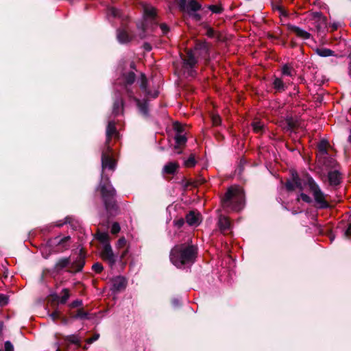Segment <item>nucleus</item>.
Instances as JSON below:
<instances>
[{
	"label": "nucleus",
	"instance_id": "obj_7",
	"mask_svg": "<svg viewBox=\"0 0 351 351\" xmlns=\"http://www.w3.org/2000/svg\"><path fill=\"white\" fill-rule=\"evenodd\" d=\"M112 152L113 149L108 151L106 146H104V149L102 151L101 154V167H102V172L104 176V170L106 168H108L109 170L114 171L116 168V160L112 157Z\"/></svg>",
	"mask_w": 351,
	"mask_h": 351
},
{
	"label": "nucleus",
	"instance_id": "obj_52",
	"mask_svg": "<svg viewBox=\"0 0 351 351\" xmlns=\"http://www.w3.org/2000/svg\"><path fill=\"white\" fill-rule=\"evenodd\" d=\"M49 300L53 303L55 302H60V297L56 293H51L49 296Z\"/></svg>",
	"mask_w": 351,
	"mask_h": 351
},
{
	"label": "nucleus",
	"instance_id": "obj_53",
	"mask_svg": "<svg viewBox=\"0 0 351 351\" xmlns=\"http://www.w3.org/2000/svg\"><path fill=\"white\" fill-rule=\"evenodd\" d=\"M281 0H275L274 1H272V8L274 10H282V6L281 5Z\"/></svg>",
	"mask_w": 351,
	"mask_h": 351
},
{
	"label": "nucleus",
	"instance_id": "obj_12",
	"mask_svg": "<svg viewBox=\"0 0 351 351\" xmlns=\"http://www.w3.org/2000/svg\"><path fill=\"white\" fill-rule=\"evenodd\" d=\"M342 173L338 169L330 170L328 173V180L330 186H339L342 182Z\"/></svg>",
	"mask_w": 351,
	"mask_h": 351
},
{
	"label": "nucleus",
	"instance_id": "obj_10",
	"mask_svg": "<svg viewBox=\"0 0 351 351\" xmlns=\"http://www.w3.org/2000/svg\"><path fill=\"white\" fill-rule=\"evenodd\" d=\"M106 139L104 146H106V149L108 151H110L112 150V147L110 145V143L112 140V136L119 135V132L116 128V123L114 121H110L108 122L106 127Z\"/></svg>",
	"mask_w": 351,
	"mask_h": 351
},
{
	"label": "nucleus",
	"instance_id": "obj_6",
	"mask_svg": "<svg viewBox=\"0 0 351 351\" xmlns=\"http://www.w3.org/2000/svg\"><path fill=\"white\" fill-rule=\"evenodd\" d=\"M290 175L291 179L287 180L285 183V186L287 191L289 192L293 191L295 188H298L301 191H303L304 186L297 171L291 169L290 171Z\"/></svg>",
	"mask_w": 351,
	"mask_h": 351
},
{
	"label": "nucleus",
	"instance_id": "obj_28",
	"mask_svg": "<svg viewBox=\"0 0 351 351\" xmlns=\"http://www.w3.org/2000/svg\"><path fill=\"white\" fill-rule=\"evenodd\" d=\"M144 16L145 17V21L147 23V19L154 21L156 17V10L154 8H145Z\"/></svg>",
	"mask_w": 351,
	"mask_h": 351
},
{
	"label": "nucleus",
	"instance_id": "obj_45",
	"mask_svg": "<svg viewBox=\"0 0 351 351\" xmlns=\"http://www.w3.org/2000/svg\"><path fill=\"white\" fill-rule=\"evenodd\" d=\"M204 28L206 29V35L209 38H214L215 36V31L213 28L210 27L207 24H202Z\"/></svg>",
	"mask_w": 351,
	"mask_h": 351
},
{
	"label": "nucleus",
	"instance_id": "obj_56",
	"mask_svg": "<svg viewBox=\"0 0 351 351\" xmlns=\"http://www.w3.org/2000/svg\"><path fill=\"white\" fill-rule=\"evenodd\" d=\"M61 313L59 311L55 310L53 312H52L49 316L52 319L53 321H56L57 319L60 318Z\"/></svg>",
	"mask_w": 351,
	"mask_h": 351
},
{
	"label": "nucleus",
	"instance_id": "obj_22",
	"mask_svg": "<svg viewBox=\"0 0 351 351\" xmlns=\"http://www.w3.org/2000/svg\"><path fill=\"white\" fill-rule=\"evenodd\" d=\"M69 316L75 319H89L88 312L85 311L83 308H78L77 311H70Z\"/></svg>",
	"mask_w": 351,
	"mask_h": 351
},
{
	"label": "nucleus",
	"instance_id": "obj_15",
	"mask_svg": "<svg viewBox=\"0 0 351 351\" xmlns=\"http://www.w3.org/2000/svg\"><path fill=\"white\" fill-rule=\"evenodd\" d=\"M113 291L120 292L124 290L127 286V280L121 276H116L112 279Z\"/></svg>",
	"mask_w": 351,
	"mask_h": 351
},
{
	"label": "nucleus",
	"instance_id": "obj_61",
	"mask_svg": "<svg viewBox=\"0 0 351 351\" xmlns=\"http://www.w3.org/2000/svg\"><path fill=\"white\" fill-rule=\"evenodd\" d=\"M160 27L162 32L163 35H166L170 30L169 26L166 23L160 24Z\"/></svg>",
	"mask_w": 351,
	"mask_h": 351
},
{
	"label": "nucleus",
	"instance_id": "obj_54",
	"mask_svg": "<svg viewBox=\"0 0 351 351\" xmlns=\"http://www.w3.org/2000/svg\"><path fill=\"white\" fill-rule=\"evenodd\" d=\"M126 243V239H125V237H122L119 238V240L117 241V245L118 248H123L125 246Z\"/></svg>",
	"mask_w": 351,
	"mask_h": 351
},
{
	"label": "nucleus",
	"instance_id": "obj_8",
	"mask_svg": "<svg viewBox=\"0 0 351 351\" xmlns=\"http://www.w3.org/2000/svg\"><path fill=\"white\" fill-rule=\"evenodd\" d=\"M179 10L182 12H186L188 14L197 12L202 9V5L196 0H178Z\"/></svg>",
	"mask_w": 351,
	"mask_h": 351
},
{
	"label": "nucleus",
	"instance_id": "obj_27",
	"mask_svg": "<svg viewBox=\"0 0 351 351\" xmlns=\"http://www.w3.org/2000/svg\"><path fill=\"white\" fill-rule=\"evenodd\" d=\"M273 87L276 90V92L278 93L284 92L287 88L283 81L278 77H275L273 82Z\"/></svg>",
	"mask_w": 351,
	"mask_h": 351
},
{
	"label": "nucleus",
	"instance_id": "obj_2",
	"mask_svg": "<svg viewBox=\"0 0 351 351\" xmlns=\"http://www.w3.org/2000/svg\"><path fill=\"white\" fill-rule=\"evenodd\" d=\"M198 248L195 245L181 243L176 245L170 252V261L177 267L182 268L193 264L197 257Z\"/></svg>",
	"mask_w": 351,
	"mask_h": 351
},
{
	"label": "nucleus",
	"instance_id": "obj_42",
	"mask_svg": "<svg viewBox=\"0 0 351 351\" xmlns=\"http://www.w3.org/2000/svg\"><path fill=\"white\" fill-rule=\"evenodd\" d=\"M137 28L142 31V33L140 34L139 36L141 39L145 37V32L148 28V25L146 22H142L137 25Z\"/></svg>",
	"mask_w": 351,
	"mask_h": 351
},
{
	"label": "nucleus",
	"instance_id": "obj_20",
	"mask_svg": "<svg viewBox=\"0 0 351 351\" xmlns=\"http://www.w3.org/2000/svg\"><path fill=\"white\" fill-rule=\"evenodd\" d=\"M71 257H62L60 258L54 265V270L57 272L70 267Z\"/></svg>",
	"mask_w": 351,
	"mask_h": 351
},
{
	"label": "nucleus",
	"instance_id": "obj_11",
	"mask_svg": "<svg viewBox=\"0 0 351 351\" xmlns=\"http://www.w3.org/2000/svg\"><path fill=\"white\" fill-rule=\"evenodd\" d=\"M101 256L103 260L108 261L110 266H113L116 263L115 256L110 243H106V245H104L101 252Z\"/></svg>",
	"mask_w": 351,
	"mask_h": 351
},
{
	"label": "nucleus",
	"instance_id": "obj_30",
	"mask_svg": "<svg viewBox=\"0 0 351 351\" xmlns=\"http://www.w3.org/2000/svg\"><path fill=\"white\" fill-rule=\"evenodd\" d=\"M324 165L329 169H337L340 167V164L334 158L328 157L325 158Z\"/></svg>",
	"mask_w": 351,
	"mask_h": 351
},
{
	"label": "nucleus",
	"instance_id": "obj_26",
	"mask_svg": "<svg viewBox=\"0 0 351 351\" xmlns=\"http://www.w3.org/2000/svg\"><path fill=\"white\" fill-rule=\"evenodd\" d=\"M174 139L176 141V145L174 146L175 149L185 145L187 142V138L184 134H176Z\"/></svg>",
	"mask_w": 351,
	"mask_h": 351
},
{
	"label": "nucleus",
	"instance_id": "obj_31",
	"mask_svg": "<svg viewBox=\"0 0 351 351\" xmlns=\"http://www.w3.org/2000/svg\"><path fill=\"white\" fill-rule=\"evenodd\" d=\"M315 53L321 57L334 56L335 51L328 48H317Z\"/></svg>",
	"mask_w": 351,
	"mask_h": 351
},
{
	"label": "nucleus",
	"instance_id": "obj_21",
	"mask_svg": "<svg viewBox=\"0 0 351 351\" xmlns=\"http://www.w3.org/2000/svg\"><path fill=\"white\" fill-rule=\"evenodd\" d=\"M134 101L136 102V104L140 111V112L145 117H147L149 114L148 110V99H144L143 101H141L137 97H134Z\"/></svg>",
	"mask_w": 351,
	"mask_h": 351
},
{
	"label": "nucleus",
	"instance_id": "obj_19",
	"mask_svg": "<svg viewBox=\"0 0 351 351\" xmlns=\"http://www.w3.org/2000/svg\"><path fill=\"white\" fill-rule=\"evenodd\" d=\"M117 38L120 43L127 44L132 40L133 37L125 29H118L117 30Z\"/></svg>",
	"mask_w": 351,
	"mask_h": 351
},
{
	"label": "nucleus",
	"instance_id": "obj_58",
	"mask_svg": "<svg viewBox=\"0 0 351 351\" xmlns=\"http://www.w3.org/2000/svg\"><path fill=\"white\" fill-rule=\"evenodd\" d=\"M99 333H95L90 338H88L86 340V342L88 344H91L95 341H97L99 338Z\"/></svg>",
	"mask_w": 351,
	"mask_h": 351
},
{
	"label": "nucleus",
	"instance_id": "obj_14",
	"mask_svg": "<svg viewBox=\"0 0 351 351\" xmlns=\"http://www.w3.org/2000/svg\"><path fill=\"white\" fill-rule=\"evenodd\" d=\"M287 27L290 32L294 33L298 38L302 40H308L311 37L310 33L294 25L288 23L287 24Z\"/></svg>",
	"mask_w": 351,
	"mask_h": 351
},
{
	"label": "nucleus",
	"instance_id": "obj_3",
	"mask_svg": "<svg viewBox=\"0 0 351 351\" xmlns=\"http://www.w3.org/2000/svg\"><path fill=\"white\" fill-rule=\"evenodd\" d=\"M221 206L226 213L241 211L245 206L243 189L238 186H231L221 197Z\"/></svg>",
	"mask_w": 351,
	"mask_h": 351
},
{
	"label": "nucleus",
	"instance_id": "obj_5",
	"mask_svg": "<svg viewBox=\"0 0 351 351\" xmlns=\"http://www.w3.org/2000/svg\"><path fill=\"white\" fill-rule=\"evenodd\" d=\"M86 252L83 248L80 249L77 256L71 260L70 267L66 269L68 273L75 274L81 272L86 264Z\"/></svg>",
	"mask_w": 351,
	"mask_h": 351
},
{
	"label": "nucleus",
	"instance_id": "obj_57",
	"mask_svg": "<svg viewBox=\"0 0 351 351\" xmlns=\"http://www.w3.org/2000/svg\"><path fill=\"white\" fill-rule=\"evenodd\" d=\"M188 15L195 21H200L202 19V15L197 13V12H192Z\"/></svg>",
	"mask_w": 351,
	"mask_h": 351
},
{
	"label": "nucleus",
	"instance_id": "obj_47",
	"mask_svg": "<svg viewBox=\"0 0 351 351\" xmlns=\"http://www.w3.org/2000/svg\"><path fill=\"white\" fill-rule=\"evenodd\" d=\"M9 297L5 294L0 293V306H5L8 304Z\"/></svg>",
	"mask_w": 351,
	"mask_h": 351
},
{
	"label": "nucleus",
	"instance_id": "obj_25",
	"mask_svg": "<svg viewBox=\"0 0 351 351\" xmlns=\"http://www.w3.org/2000/svg\"><path fill=\"white\" fill-rule=\"evenodd\" d=\"M124 86H131L136 80V75L133 71L123 74Z\"/></svg>",
	"mask_w": 351,
	"mask_h": 351
},
{
	"label": "nucleus",
	"instance_id": "obj_24",
	"mask_svg": "<svg viewBox=\"0 0 351 351\" xmlns=\"http://www.w3.org/2000/svg\"><path fill=\"white\" fill-rule=\"evenodd\" d=\"M148 81L147 78L145 73H141V78H140V88L145 92V96H148L151 94V90L148 89Z\"/></svg>",
	"mask_w": 351,
	"mask_h": 351
},
{
	"label": "nucleus",
	"instance_id": "obj_43",
	"mask_svg": "<svg viewBox=\"0 0 351 351\" xmlns=\"http://www.w3.org/2000/svg\"><path fill=\"white\" fill-rule=\"evenodd\" d=\"M197 162L193 154H191L189 158L184 162V165L186 167H193L195 166Z\"/></svg>",
	"mask_w": 351,
	"mask_h": 351
},
{
	"label": "nucleus",
	"instance_id": "obj_62",
	"mask_svg": "<svg viewBox=\"0 0 351 351\" xmlns=\"http://www.w3.org/2000/svg\"><path fill=\"white\" fill-rule=\"evenodd\" d=\"M184 223L185 220L183 218H180L179 219L174 221V224L178 228H182Z\"/></svg>",
	"mask_w": 351,
	"mask_h": 351
},
{
	"label": "nucleus",
	"instance_id": "obj_18",
	"mask_svg": "<svg viewBox=\"0 0 351 351\" xmlns=\"http://www.w3.org/2000/svg\"><path fill=\"white\" fill-rule=\"evenodd\" d=\"M180 167L177 162H169L162 168V173L163 175H175Z\"/></svg>",
	"mask_w": 351,
	"mask_h": 351
},
{
	"label": "nucleus",
	"instance_id": "obj_37",
	"mask_svg": "<svg viewBox=\"0 0 351 351\" xmlns=\"http://www.w3.org/2000/svg\"><path fill=\"white\" fill-rule=\"evenodd\" d=\"M282 74L286 76H293V73L295 72L294 69L287 64H285L282 67Z\"/></svg>",
	"mask_w": 351,
	"mask_h": 351
},
{
	"label": "nucleus",
	"instance_id": "obj_48",
	"mask_svg": "<svg viewBox=\"0 0 351 351\" xmlns=\"http://www.w3.org/2000/svg\"><path fill=\"white\" fill-rule=\"evenodd\" d=\"M286 122L289 130H293L297 127L296 122L292 118L287 119Z\"/></svg>",
	"mask_w": 351,
	"mask_h": 351
},
{
	"label": "nucleus",
	"instance_id": "obj_4",
	"mask_svg": "<svg viewBox=\"0 0 351 351\" xmlns=\"http://www.w3.org/2000/svg\"><path fill=\"white\" fill-rule=\"evenodd\" d=\"M306 181L305 184L309 188L310 192L313 194L314 199L317 205L315 206L319 209L332 208L331 206L326 199V195L321 190L319 186L317 184L313 177L306 173L305 174Z\"/></svg>",
	"mask_w": 351,
	"mask_h": 351
},
{
	"label": "nucleus",
	"instance_id": "obj_40",
	"mask_svg": "<svg viewBox=\"0 0 351 351\" xmlns=\"http://www.w3.org/2000/svg\"><path fill=\"white\" fill-rule=\"evenodd\" d=\"M252 127L253 131L255 133H261L264 129V125L261 123L260 121H254L252 123Z\"/></svg>",
	"mask_w": 351,
	"mask_h": 351
},
{
	"label": "nucleus",
	"instance_id": "obj_34",
	"mask_svg": "<svg viewBox=\"0 0 351 351\" xmlns=\"http://www.w3.org/2000/svg\"><path fill=\"white\" fill-rule=\"evenodd\" d=\"M96 238L98 241H99L104 245H106V243H109L110 237L107 232H101L98 231L96 234Z\"/></svg>",
	"mask_w": 351,
	"mask_h": 351
},
{
	"label": "nucleus",
	"instance_id": "obj_55",
	"mask_svg": "<svg viewBox=\"0 0 351 351\" xmlns=\"http://www.w3.org/2000/svg\"><path fill=\"white\" fill-rule=\"evenodd\" d=\"M313 19H318V20H322L324 23H326V17L323 16L322 12H316L313 13Z\"/></svg>",
	"mask_w": 351,
	"mask_h": 351
},
{
	"label": "nucleus",
	"instance_id": "obj_36",
	"mask_svg": "<svg viewBox=\"0 0 351 351\" xmlns=\"http://www.w3.org/2000/svg\"><path fill=\"white\" fill-rule=\"evenodd\" d=\"M61 293L63 295L60 298V303L64 304L66 303L71 295L70 290L67 288H64L62 290Z\"/></svg>",
	"mask_w": 351,
	"mask_h": 351
},
{
	"label": "nucleus",
	"instance_id": "obj_33",
	"mask_svg": "<svg viewBox=\"0 0 351 351\" xmlns=\"http://www.w3.org/2000/svg\"><path fill=\"white\" fill-rule=\"evenodd\" d=\"M123 101L122 99H116L113 104V110H112V113L115 115V116H117L119 112H120V110H122L123 111Z\"/></svg>",
	"mask_w": 351,
	"mask_h": 351
},
{
	"label": "nucleus",
	"instance_id": "obj_50",
	"mask_svg": "<svg viewBox=\"0 0 351 351\" xmlns=\"http://www.w3.org/2000/svg\"><path fill=\"white\" fill-rule=\"evenodd\" d=\"M83 305V302H82V300H75L74 301H73L70 304H69V307L71 308H77V307H80Z\"/></svg>",
	"mask_w": 351,
	"mask_h": 351
},
{
	"label": "nucleus",
	"instance_id": "obj_51",
	"mask_svg": "<svg viewBox=\"0 0 351 351\" xmlns=\"http://www.w3.org/2000/svg\"><path fill=\"white\" fill-rule=\"evenodd\" d=\"M3 351H14V346L10 341H5Z\"/></svg>",
	"mask_w": 351,
	"mask_h": 351
},
{
	"label": "nucleus",
	"instance_id": "obj_60",
	"mask_svg": "<svg viewBox=\"0 0 351 351\" xmlns=\"http://www.w3.org/2000/svg\"><path fill=\"white\" fill-rule=\"evenodd\" d=\"M125 86V90L126 91L128 96L134 100V97H135L134 93L133 90H132V88L130 87V86Z\"/></svg>",
	"mask_w": 351,
	"mask_h": 351
},
{
	"label": "nucleus",
	"instance_id": "obj_35",
	"mask_svg": "<svg viewBox=\"0 0 351 351\" xmlns=\"http://www.w3.org/2000/svg\"><path fill=\"white\" fill-rule=\"evenodd\" d=\"M180 184L182 185L184 191H186L189 186L196 188V185L193 182V180H187L185 177H183L180 182Z\"/></svg>",
	"mask_w": 351,
	"mask_h": 351
},
{
	"label": "nucleus",
	"instance_id": "obj_49",
	"mask_svg": "<svg viewBox=\"0 0 351 351\" xmlns=\"http://www.w3.org/2000/svg\"><path fill=\"white\" fill-rule=\"evenodd\" d=\"M121 227L118 222H114L111 227V233L112 234H117L120 232Z\"/></svg>",
	"mask_w": 351,
	"mask_h": 351
},
{
	"label": "nucleus",
	"instance_id": "obj_44",
	"mask_svg": "<svg viewBox=\"0 0 351 351\" xmlns=\"http://www.w3.org/2000/svg\"><path fill=\"white\" fill-rule=\"evenodd\" d=\"M300 199L308 204H311L313 202L312 198L304 193H301L300 194V196L296 199L297 202H300Z\"/></svg>",
	"mask_w": 351,
	"mask_h": 351
},
{
	"label": "nucleus",
	"instance_id": "obj_41",
	"mask_svg": "<svg viewBox=\"0 0 351 351\" xmlns=\"http://www.w3.org/2000/svg\"><path fill=\"white\" fill-rule=\"evenodd\" d=\"M173 128L176 134H183L184 132V126L178 121L173 123Z\"/></svg>",
	"mask_w": 351,
	"mask_h": 351
},
{
	"label": "nucleus",
	"instance_id": "obj_13",
	"mask_svg": "<svg viewBox=\"0 0 351 351\" xmlns=\"http://www.w3.org/2000/svg\"><path fill=\"white\" fill-rule=\"evenodd\" d=\"M185 220L189 226H197L201 223V214L195 210H191L186 215Z\"/></svg>",
	"mask_w": 351,
	"mask_h": 351
},
{
	"label": "nucleus",
	"instance_id": "obj_16",
	"mask_svg": "<svg viewBox=\"0 0 351 351\" xmlns=\"http://www.w3.org/2000/svg\"><path fill=\"white\" fill-rule=\"evenodd\" d=\"M186 57L182 58L184 68H194L197 63L192 50H187Z\"/></svg>",
	"mask_w": 351,
	"mask_h": 351
},
{
	"label": "nucleus",
	"instance_id": "obj_39",
	"mask_svg": "<svg viewBox=\"0 0 351 351\" xmlns=\"http://www.w3.org/2000/svg\"><path fill=\"white\" fill-rule=\"evenodd\" d=\"M343 237L346 239H351V223H346L342 229Z\"/></svg>",
	"mask_w": 351,
	"mask_h": 351
},
{
	"label": "nucleus",
	"instance_id": "obj_63",
	"mask_svg": "<svg viewBox=\"0 0 351 351\" xmlns=\"http://www.w3.org/2000/svg\"><path fill=\"white\" fill-rule=\"evenodd\" d=\"M212 121H213V123L214 125H219L221 124V118L218 115L213 116Z\"/></svg>",
	"mask_w": 351,
	"mask_h": 351
},
{
	"label": "nucleus",
	"instance_id": "obj_23",
	"mask_svg": "<svg viewBox=\"0 0 351 351\" xmlns=\"http://www.w3.org/2000/svg\"><path fill=\"white\" fill-rule=\"evenodd\" d=\"M195 50L199 51L201 55H207L209 51V45L205 40H197L195 45Z\"/></svg>",
	"mask_w": 351,
	"mask_h": 351
},
{
	"label": "nucleus",
	"instance_id": "obj_9",
	"mask_svg": "<svg viewBox=\"0 0 351 351\" xmlns=\"http://www.w3.org/2000/svg\"><path fill=\"white\" fill-rule=\"evenodd\" d=\"M71 237L66 236L60 238V236L56 237L53 239H49L47 241V245L53 247L54 245L59 247V249L63 252L69 247V243L71 241Z\"/></svg>",
	"mask_w": 351,
	"mask_h": 351
},
{
	"label": "nucleus",
	"instance_id": "obj_32",
	"mask_svg": "<svg viewBox=\"0 0 351 351\" xmlns=\"http://www.w3.org/2000/svg\"><path fill=\"white\" fill-rule=\"evenodd\" d=\"M329 146L330 144L327 140L322 139L317 145V149L322 154L327 155Z\"/></svg>",
	"mask_w": 351,
	"mask_h": 351
},
{
	"label": "nucleus",
	"instance_id": "obj_64",
	"mask_svg": "<svg viewBox=\"0 0 351 351\" xmlns=\"http://www.w3.org/2000/svg\"><path fill=\"white\" fill-rule=\"evenodd\" d=\"M171 304L175 307H178L181 306V302L178 298H173L171 301Z\"/></svg>",
	"mask_w": 351,
	"mask_h": 351
},
{
	"label": "nucleus",
	"instance_id": "obj_17",
	"mask_svg": "<svg viewBox=\"0 0 351 351\" xmlns=\"http://www.w3.org/2000/svg\"><path fill=\"white\" fill-rule=\"evenodd\" d=\"M217 226L221 232L228 231L231 228V221L228 217L220 214L218 217Z\"/></svg>",
	"mask_w": 351,
	"mask_h": 351
},
{
	"label": "nucleus",
	"instance_id": "obj_29",
	"mask_svg": "<svg viewBox=\"0 0 351 351\" xmlns=\"http://www.w3.org/2000/svg\"><path fill=\"white\" fill-rule=\"evenodd\" d=\"M62 338L65 341H68L70 343L76 345L78 348H80L82 346L80 337L77 335L74 334L66 335L64 336Z\"/></svg>",
	"mask_w": 351,
	"mask_h": 351
},
{
	"label": "nucleus",
	"instance_id": "obj_46",
	"mask_svg": "<svg viewBox=\"0 0 351 351\" xmlns=\"http://www.w3.org/2000/svg\"><path fill=\"white\" fill-rule=\"evenodd\" d=\"M92 269L97 274H100L104 270V267L101 263L97 262L92 266Z\"/></svg>",
	"mask_w": 351,
	"mask_h": 351
},
{
	"label": "nucleus",
	"instance_id": "obj_59",
	"mask_svg": "<svg viewBox=\"0 0 351 351\" xmlns=\"http://www.w3.org/2000/svg\"><path fill=\"white\" fill-rule=\"evenodd\" d=\"M193 182L196 185V188H197L199 185H202L206 182V179L199 176L196 180H193Z\"/></svg>",
	"mask_w": 351,
	"mask_h": 351
},
{
	"label": "nucleus",
	"instance_id": "obj_1",
	"mask_svg": "<svg viewBox=\"0 0 351 351\" xmlns=\"http://www.w3.org/2000/svg\"><path fill=\"white\" fill-rule=\"evenodd\" d=\"M97 191L100 193L108 219L119 215L121 209L116 199L117 191L107 176L101 175Z\"/></svg>",
	"mask_w": 351,
	"mask_h": 351
},
{
	"label": "nucleus",
	"instance_id": "obj_38",
	"mask_svg": "<svg viewBox=\"0 0 351 351\" xmlns=\"http://www.w3.org/2000/svg\"><path fill=\"white\" fill-rule=\"evenodd\" d=\"M207 8L215 14H221L224 11V8L221 4L219 5H209Z\"/></svg>",
	"mask_w": 351,
	"mask_h": 351
}]
</instances>
